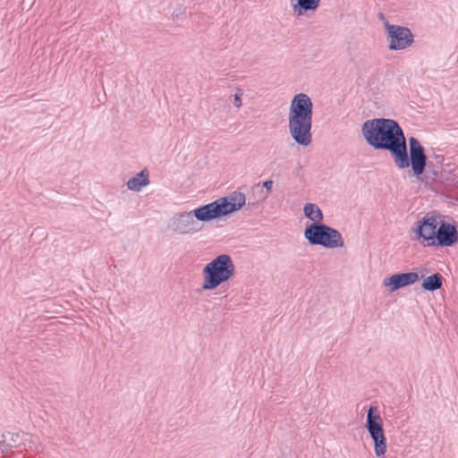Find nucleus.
<instances>
[{
  "instance_id": "1",
  "label": "nucleus",
  "mask_w": 458,
  "mask_h": 458,
  "mask_svg": "<svg viewBox=\"0 0 458 458\" xmlns=\"http://www.w3.org/2000/svg\"><path fill=\"white\" fill-rule=\"evenodd\" d=\"M366 142L375 149L387 150L399 169L411 166L414 175L420 176L427 166V156L420 142L414 137L409 139L410 157L404 132L399 123L389 118L367 120L361 125Z\"/></svg>"
},
{
  "instance_id": "2",
  "label": "nucleus",
  "mask_w": 458,
  "mask_h": 458,
  "mask_svg": "<svg viewBox=\"0 0 458 458\" xmlns=\"http://www.w3.org/2000/svg\"><path fill=\"white\" fill-rule=\"evenodd\" d=\"M313 104L305 93H299L291 101L288 128L292 139L300 146L308 147L312 142Z\"/></svg>"
},
{
  "instance_id": "3",
  "label": "nucleus",
  "mask_w": 458,
  "mask_h": 458,
  "mask_svg": "<svg viewBox=\"0 0 458 458\" xmlns=\"http://www.w3.org/2000/svg\"><path fill=\"white\" fill-rule=\"evenodd\" d=\"M202 290L209 291L216 289L222 284L227 282L235 275V266L227 254H221L208 263L203 270Z\"/></svg>"
},
{
  "instance_id": "4",
  "label": "nucleus",
  "mask_w": 458,
  "mask_h": 458,
  "mask_svg": "<svg viewBox=\"0 0 458 458\" xmlns=\"http://www.w3.org/2000/svg\"><path fill=\"white\" fill-rule=\"evenodd\" d=\"M304 237L311 245H320L327 249L344 246L341 233L325 224H310L305 228Z\"/></svg>"
},
{
  "instance_id": "5",
  "label": "nucleus",
  "mask_w": 458,
  "mask_h": 458,
  "mask_svg": "<svg viewBox=\"0 0 458 458\" xmlns=\"http://www.w3.org/2000/svg\"><path fill=\"white\" fill-rule=\"evenodd\" d=\"M366 428L374 443L375 454L377 458H385L387 449L386 437L383 428V420L377 408L370 406L366 418Z\"/></svg>"
},
{
  "instance_id": "6",
  "label": "nucleus",
  "mask_w": 458,
  "mask_h": 458,
  "mask_svg": "<svg viewBox=\"0 0 458 458\" xmlns=\"http://www.w3.org/2000/svg\"><path fill=\"white\" fill-rule=\"evenodd\" d=\"M386 39L389 50H403L408 48L414 41L411 30L403 26L390 24L385 21Z\"/></svg>"
},
{
  "instance_id": "7",
  "label": "nucleus",
  "mask_w": 458,
  "mask_h": 458,
  "mask_svg": "<svg viewBox=\"0 0 458 458\" xmlns=\"http://www.w3.org/2000/svg\"><path fill=\"white\" fill-rule=\"evenodd\" d=\"M442 216L437 213H428L416 223L415 232L419 238L427 242L428 246H434Z\"/></svg>"
},
{
  "instance_id": "8",
  "label": "nucleus",
  "mask_w": 458,
  "mask_h": 458,
  "mask_svg": "<svg viewBox=\"0 0 458 458\" xmlns=\"http://www.w3.org/2000/svg\"><path fill=\"white\" fill-rule=\"evenodd\" d=\"M168 226L178 234H193L201 229L193 210L174 215L170 219Z\"/></svg>"
},
{
  "instance_id": "9",
  "label": "nucleus",
  "mask_w": 458,
  "mask_h": 458,
  "mask_svg": "<svg viewBox=\"0 0 458 458\" xmlns=\"http://www.w3.org/2000/svg\"><path fill=\"white\" fill-rule=\"evenodd\" d=\"M457 242L458 232L456 225L442 220L434 240V246L450 247Z\"/></svg>"
},
{
  "instance_id": "10",
  "label": "nucleus",
  "mask_w": 458,
  "mask_h": 458,
  "mask_svg": "<svg viewBox=\"0 0 458 458\" xmlns=\"http://www.w3.org/2000/svg\"><path fill=\"white\" fill-rule=\"evenodd\" d=\"M195 218L199 222H208L226 216V213L218 199L215 201L193 209Z\"/></svg>"
},
{
  "instance_id": "11",
  "label": "nucleus",
  "mask_w": 458,
  "mask_h": 458,
  "mask_svg": "<svg viewBox=\"0 0 458 458\" xmlns=\"http://www.w3.org/2000/svg\"><path fill=\"white\" fill-rule=\"evenodd\" d=\"M419 279V274L416 272L398 273L386 277L383 281V286L388 287V291L394 293L400 288L413 284Z\"/></svg>"
},
{
  "instance_id": "12",
  "label": "nucleus",
  "mask_w": 458,
  "mask_h": 458,
  "mask_svg": "<svg viewBox=\"0 0 458 458\" xmlns=\"http://www.w3.org/2000/svg\"><path fill=\"white\" fill-rule=\"evenodd\" d=\"M226 215L241 209L246 205V197L240 191H233L226 197L219 198Z\"/></svg>"
},
{
  "instance_id": "13",
  "label": "nucleus",
  "mask_w": 458,
  "mask_h": 458,
  "mask_svg": "<svg viewBox=\"0 0 458 458\" xmlns=\"http://www.w3.org/2000/svg\"><path fill=\"white\" fill-rule=\"evenodd\" d=\"M293 10L298 15H302L307 12H314L318 9L321 0H290Z\"/></svg>"
},
{
  "instance_id": "14",
  "label": "nucleus",
  "mask_w": 458,
  "mask_h": 458,
  "mask_svg": "<svg viewBox=\"0 0 458 458\" xmlns=\"http://www.w3.org/2000/svg\"><path fill=\"white\" fill-rule=\"evenodd\" d=\"M149 174L147 169H143L135 176L128 180L126 185L129 190L140 191L143 187L149 184Z\"/></svg>"
},
{
  "instance_id": "15",
  "label": "nucleus",
  "mask_w": 458,
  "mask_h": 458,
  "mask_svg": "<svg viewBox=\"0 0 458 458\" xmlns=\"http://www.w3.org/2000/svg\"><path fill=\"white\" fill-rule=\"evenodd\" d=\"M28 434L19 432L7 431L3 434L2 443L9 448H14L20 446L23 441L27 440Z\"/></svg>"
},
{
  "instance_id": "16",
  "label": "nucleus",
  "mask_w": 458,
  "mask_h": 458,
  "mask_svg": "<svg viewBox=\"0 0 458 458\" xmlns=\"http://www.w3.org/2000/svg\"><path fill=\"white\" fill-rule=\"evenodd\" d=\"M443 281V276L439 273H436L424 278L421 288L425 291L434 292L442 287Z\"/></svg>"
},
{
  "instance_id": "17",
  "label": "nucleus",
  "mask_w": 458,
  "mask_h": 458,
  "mask_svg": "<svg viewBox=\"0 0 458 458\" xmlns=\"http://www.w3.org/2000/svg\"><path fill=\"white\" fill-rule=\"evenodd\" d=\"M303 212L305 216L313 221V223L322 224L323 213L316 204L307 203L303 208Z\"/></svg>"
},
{
  "instance_id": "18",
  "label": "nucleus",
  "mask_w": 458,
  "mask_h": 458,
  "mask_svg": "<svg viewBox=\"0 0 458 458\" xmlns=\"http://www.w3.org/2000/svg\"><path fill=\"white\" fill-rule=\"evenodd\" d=\"M252 191H259V199H257L254 201H250L249 199V201H248V203L246 205V209H248V210H252L253 208H257L259 203L263 202L267 198V194H264V191L261 189L259 183L254 185L253 188H252Z\"/></svg>"
},
{
  "instance_id": "19",
  "label": "nucleus",
  "mask_w": 458,
  "mask_h": 458,
  "mask_svg": "<svg viewBox=\"0 0 458 458\" xmlns=\"http://www.w3.org/2000/svg\"><path fill=\"white\" fill-rule=\"evenodd\" d=\"M242 95H243V91L241 89H237L235 94L233 95V106L238 109L241 108L242 106Z\"/></svg>"
},
{
  "instance_id": "20",
  "label": "nucleus",
  "mask_w": 458,
  "mask_h": 458,
  "mask_svg": "<svg viewBox=\"0 0 458 458\" xmlns=\"http://www.w3.org/2000/svg\"><path fill=\"white\" fill-rule=\"evenodd\" d=\"M273 181L272 180H267V181H265L263 182V187L267 190V193L266 194H269L272 191V187H273Z\"/></svg>"
},
{
  "instance_id": "21",
  "label": "nucleus",
  "mask_w": 458,
  "mask_h": 458,
  "mask_svg": "<svg viewBox=\"0 0 458 458\" xmlns=\"http://www.w3.org/2000/svg\"><path fill=\"white\" fill-rule=\"evenodd\" d=\"M255 191H257V192H258L257 197H258V199H259V191H253V193H254Z\"/></svg>"
},
{
  "instance_id": "22",
  "label": "nucleus",
  "mask_w": 458,
  "mask_h": 458,
  "mask_svg": "<svg viewBox=\"0 0 458 458\" xmlns=\"http://www.w3.org/2000/svg\"><path fill=\"white\" fill-rule=\"evenodd\" d=\"M379 16L381 19H385L383 13H380Z\"/></svg>"
}]
</instances>
